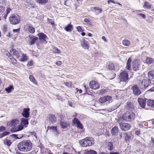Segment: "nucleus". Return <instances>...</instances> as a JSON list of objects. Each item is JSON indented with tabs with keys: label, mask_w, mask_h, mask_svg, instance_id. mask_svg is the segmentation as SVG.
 Listing matches in <instances>:
<instances>
[{
	"label": "nucleus",
	"mask_w": 154,
	"mask_h": 154,
	"mask_svg": "<svg viewBox=\"0 0 154 154\" xmlns=\"http://www.w3.org/2000/svg\"><path fill=\"white\" fill-rule=\"evenodd\" d=\"M56 64L57 65L59 66L61 64L62 62L60 61H58L56 63Z\"/></svg>",
	"instance_id": "bf43d9fd"
},
{
	"label": "nucleus",
	"mask_w": 154,
	"mask_h": 154,
	"mask_svg": "<svg viewBox=\"0 0 154 154\" xmlns=\"http://www.w3.org/2000/svg\"><path fill=\"white\" fill-rule=\"evenodd\" d=\"M98 91L99 92H98V93H99L100 94H104L106 92V91L104 89H102L100 91Z\"/></svg>",
	"instance_id": "de8ad7c7"
},
{
	"label": "nucleus",
	"mask_w": 154,
	"mask_h": 154,
	"mask_svg": "<svg viewBox=\"0 0 154 154\" xmlns=\"http://www.w3.org/2000/svg\"><path fill=\"white\" fill-rule=\"evenodd\" d=\"M94 140L91 137H87L79 141L80 144L83 147L90 146L94 144Z\"/></svg>",
	"instance_id": "f03ea898"
},
{
	"label": "nucleus",
	"mask_w": 154,
	"mask_h": 154,
	"mask_svg": "<svg viewBox=\"0 0 154 154\" xmlns=\"http://www.w3.org/2000/svg\"><path fill=\"white\" fill-rule=\"evenodd\" d=\"M72 26L70 24H69L65 28V30L67 32H70L72 30Z\"/></svg>",
	"instance_id": "2f4dec72"
},
{
	"label": "nucleus",
	"mask_w": 154,
	"mask_h": 154,
	"mask_svg": "<svg viewBox=\"0 0 154 154\" xmlns=\"http://www.w3.org/2000/svg\"><path fill=\"white\" fill-rule=\"evenodd\" d=\"M118 128L117 126H115L112 128L111 131V134L112 136H117L118 134Z\"/></svg>",
	"instance_id": "f3484780"
},
{
	"label": "nucleus",
	"mask_w": 154,
	"mask_h": 154,
	"mask_svg": "<svg viewBox=\"0 0 154 154\" xmlns=\"http://www.w3.org/2000/svg\"><path fill=\"white\" fill-rule=\"evenodd\" d=\"M140 65V64L137 61L133 62V70L135 71L138 70Z\"/></svg>",
	"instance_id": "a211bd4d"
},
{
	"label": "nucleus",
	"mask_w": 154,
	"mask_h": 154,
	"mask_svg": "<svg viewBox=\"0 0 154 154\" xmlns=\"http://www.w3.org/2000/svg\"><path fill=\"white\" fill-rule=\"evenodd\" d=\"M4 143L8 146H10L12 143L9 140H8L7 139H5L4 140Z\"/></svg>",
	"instance_id": "f704fd0d"
},
{
	"label": "nucleus",
	"mask_w": 154,
	"mask_h": 154,
	"mask_svg": "<svg viewBox=\"0 0 154 154\" xmlns=\"http://www.w3.org/2000/svg\"><path fill=\"white\" fill-rule=\"evenodd\" d=\"M148 80L149 82V85H151H151H152L154 84V81L152 79L151 80L150 79H149Z\"/></svg>",
	"instance_id": "603ef678"
},
{
	"label": "nucleus",
	"mask_w": 154,
	"mask_h": 154,
	"mask_svg": "<svg viewBox=\"0 0 154 154\" xmlns=\"http://www.w3.org/2000/svg\"><path fill=\"white\" fill-rule=\"evenodd\" d=\"M9 134V133L8 131H5L0 134V138H2L6 135H8Z\"/></svg>",
	"instance_id": "c03bdc74"
},
{
	"label": "nucleus",
	"mask_w": 154,
	"mask_h": 154,
	"mask_svg": "<svg viewBox=\"0 0 154 154\" xmlns=\"http://www.w3.org/2000/svg\"><path fill=\"white\" fill-rule=\"evenodd\" d=\"M35 1L36 2L39 4H45L48 1V0H36Z\"/></svg>",
	"instance_id": "58836bf2"
},
{
	"label": "nucleus",
	"mask_w": 154,
	"mask_h": 154,
	"mask_svg": "<svg viewBox=\"0 0 154 154\" xmlns=\"http://www.w3.org/2000/svg\"><path fill=\"white\" fill-rule=\"evenodd\" d=\"M110 2H111L114 4L116 3V2H114V0H109L108 1V4H109Z\"/></svg>",
	"instance_id": "13d9d810"
},
{
	"label": "nucleus",
	"mask_w": 154,
	"mask_h": 154,
	"mask_svg": "<svg viewBox=\"0 0 154 154\" xmlns=\"http://www.w3.org/2000/svg\"><path fill=\"white\" fill-rule=\"evenodd\" d=\"M143 79L142 81H139L138 82V85L140 88L143 89L146 88L145 84L143 83Z\"/></svg>",
	"instance_id": "a878e982"
},
{
	"label": "nucleus",
	"mask_w": 154,
	"mask_h": 154,
	"mask_svg": "<svg viewBox=\"0 0 154 154\" xmlns=\"http://www.w3.org/2000/svg\"><path fill=\"white\" fill-rule=\"evenodd\" d=\"M63 116H60L59 119H58V120L60 121V125L61 127L63 129L66 128L68 126V124L67 122L65 121L63 119H62Z\"/></svg>",
	"instance_id": "423d86ee"
},
{
	"label": "nucleus",
	"mask_w": 154,
	"mask_h": 154,
	"mask_svg": "<svg viewBox=\"0 0 154 154\" xmlns=\"http://www.w3.org/2000/svg\"><path fill=\"white\" fill-rule=\"evenodd\" d=\"M143 7L147 9H150L151 8L150 4L148 2H145L144 4Z\"/></svg>",
	"instance_id": "72a5a7b5"
},
{
	"label": "nucleus",
	"mask_w": 154,
	"mask_h": 154,
	"mask_svg": "<svg viewBox=\"0 0 154 154\" xmlns=\"http://www.w3.org/2000/svg\"><path fill=\"white\" fill-rule=\"evenodd\" d=\"M26 30L31 33H33L35 32V29L32 26L29 24H27L25 26Z\"/></svg>",
	"instance_id": "ddd939ff"
},
{
	"label": "nucleus",
	"mask_w": 154,
	"mask_h": 154,
	"mask_svg": "<svg viewBox=\"0 0 154 154\" xmlns=\"http://www.w3.org/2000/svg\"><path fill=\"white\" fill-rule=\"evenodd\" d=\"M73 122L74 123L76 124L77 127L79 129H82L83 128L82 124L80 123L79 121L76 118H74L73 120Z\"/></svg>",
	"instance_id": "aec40b11"
},
{
	"label": "nucleus",
	"mask_w": 154,
	"mask_h": 154,
	"mask_svg": "<svg viewBox=\"0 0 154 154\" xmlns=\"http://www.w3.org/2000/svg\"><path fill=\"white\" fill-rule=\"evenodd\" d=\"M108 68L110 70H113L115 69L114 65L112 63H109L108 65Z\"/></svg>",
	"instance_id": "4c0bfd02"
},
{
	"label": "nucleus",
	"mask_w": 154,
	"mask_h": 154,
	"mask_svg": "<svg viewBox=\"0 0 154 154\" xmlns=\"http://www.w3.org/2000/svg\"><path fill=\"white\" fill-rule=\"evenodd\" d=\"M146 63L148 64L152 63L154 64V60L152 58H147L146 59Z\"/></svg>",
	"instance_id": "7c9ffc66"
},
{
	"label": "nucleus",
	"mask_w": 154,
	"mask_h": 154,
	"mask_svg": "<svg viewBox=\"0 0 154 154\" xmlns=\"http://www.w3.org/2000/svg\"><path fill=\"white\" fill-rule=\"evenodd\" d=\"M39 39L41 41H46L47 38V36L44 33H41L38 34Z\"/></svg>",
	"instance_id": "6ab92c4d"
},
{
	"label": "nucleus",
	"mask_w": 154,
	"mask_h": 154,
	"mask_svg": "<svg viewBox=\"0 0 154 154\" xmlns=\"http://www.w3.org/2000/svg\"><path fill=\"white\" fill-rule=\"evenodd\" d=\"M53 52L55 53L60 54V50L56 48H53Z\"/></svg>",
	"instance_id": "79ce46f5"
},
{
	"label": "nucleus",
	"mask_w": 154,
	"mask_h": 154,
	"mask_svg": "<svg viewBox=\"0 0 154 154\" xmlns=\"http://www.w3.org/2000/svg\"><path fill=\"white\" fill-rule=\"evenodd\" d=\"M23 128V125L21 124L18 125L17 127H16L14 128V131H17L22 130Z\"/></svg>",
	"instance_id": "bb28decb"
},
{
	"label": "nucleus",
	"mask_w": 154,
	"mask_h": 154,
	"mask_svg": "<svg viewBox=\"0 0 154 154\" xmlns=\"http://www.w3.org/2000/svg\"><path fill=\"white\" fill-rule=\"evenodd\" d=\"M19 123V121L17 119H14L12 120L11 122H8V126H10L11 127H14L13 129H14L15 128V126L17 125Z\"/></svg>",
	"instance_id": "f8f14e48"
},
{
	"label": "nucleus",
	"mask_w": 154,
	"mask_h": 154,
	"mask_svg": "<svg viewBox=\"0 0 154 154\" xmlns=\"http://www.w3.org/2000/svg\"><path fill=\"white\" fill-rule=\"evenodd\" d=\"M122 42L123 45L126 46H129L130 44V42L127 39L123 40Z\"/></svg>",
	"instance_id": "c9c22d12"
},
{
	"label": "nucleus",
	"mask_w": 154,
	"mask_h": 154,
	"mask_svg": "<svg viewBox=\"0 0 154 154\" xmlns=\"http://www.w3.org/2000/svg\"><path fill=\"white\" fill-rule=\"evenodd\" d=\"M77 29L78 31L79 32H82L83 31V29H82V28L80 26L77 27Z\"/></svg>",
	"instance_id": "3c124183"
},
{
	"label": "nucleus",
	"mask_w": 154,
	"mask_h": 154,
	"mask_svg": "<svg viewBox=\"0 0 154 154\" xmlns=\"http://www.w3.org/2000/svg\"><path fill=\"white\" fill-rule=\"evenodd\" d=\"M48 118L49 123L50 124H54L57 122V118L53 114L50 115Z\"/></svg>",
	"instance_id": "9d476101"
},
{
	"label": "nucleus",
	"mask_w": 154,
	"mask_h": 154,
	"mask_svg": "<svg viewBox=\"0 0 154 154\" xmlns=\"http://www.w3.org/2000/svg\"><path fill=\"white\" fill-rule=\"evenodd\" d=\"M147 106L149 107L154 108V100H148L146 102Z\"/></svg>",
	"instance_id": "4be33fe9"
},
{
	"label": "nucleus",
	"mask_w": 154,
	"mask_h": 154,
	"mask_svg": "<svg viewBox=\"0 0 154 154\" xmlns=\"http://www.w3.org/2000/svg\"><path fill=\"white\" fill-rule=\"evenodd\" d=\"M138 15H140V17H142L144 19L146 17V15L145 14H138Z\"/></svg>",
	"instance_id": "5fc2aeb1"
},
{
	"label": "nucleus",
	"mask_w": 154,
	"mask_h": 154,
	"mask_svg": "<svg viewBox=\"0 0 154 154\" xmlns=\"http://www.w3.org/2000/svg\"><path fill=\"white\" fill-rule=\"evenodd\" d=\"M29 110L30 109L29 108L24 109L22 112L23 116L26 118L29 117Z\"/></svg>",
	"instance_id": "4468645a"
},
{
	"label": "nucleus",
	"mask_w": 154,
	"mask_h": 154,
	"mask_svg": "<svg viewBox=\"0 0 154 154\" xmlns=\"http://www.w3.org/2000/svg\"><path fill=\"white\" fill-rule=\"evenodd\" d=\"M92 10L94 11V12L97 15H98L101 13L102 11L101 8H100L98 7H92Z\"/></svg>",
	"instance_id": "412c9836"
},
{
	"label": "nucleus",
	"mask_w": 154,
	"mask_h": 154,
	"mask_svg": "<svg viewBox=\"0 0 154 154\" xmlns=\"http://www.w3.org/2000/svg\"><path fill=\"white\" fill-rule=\"evenodd\" d=\"M126 68L127 69L129 70H130L131 69V64L127 63V66Z\"/></svg>",
	"instance_id": "8fccbe9b"
},
{
	"label": "nucleus",
	"mask_w": 154,
	"mask_h": 154,
	"mask_svg": "<svg viewBox=\"0 0 154 154\" xmlns=\"http://www.w3.org/2000/svg\"><path fill=\"white\" fill-rule=\"evenodd\" d=\"M135 134L137 135H139L140 134V130L136 131L135 132Z\"/></svg>",
	"instance_id": "864d4df0"
},
{
	"label": "nucleus",
	"mask_w": 154,
	"mask_h": 154,
	"mask_svg": "<svg viewBox=\"0 0 154 154\" xmlns=\"http://www.w3.org/2000/svg\"><path fill=\"white\" fill-rule=\"evenodd\" d=\"M33 65V62L32 61L28 62L27 63V65L30 66H32Z\"/></svg>",
	"instance_id": "4d7b16f0"
},
{
	"label": "nucleus",
	"mask_w": 154,
	"mask_h": 154,
	"mask_svg": "<svg viewBox=\"0 0 154 154\" xmlns=\"http://www.w3.org/2000/svg\"><path fill=\"white\" fill-rule=\"evenodd\" d=\"M27 59V57L26 54H23L21 57L19 59V60L21 61H26Z\"/></svg>",
	"instance_id": "c756f323"
},
{
	"label": "nucleus",
	"mask_w": 154,
	"mask_h": 154,
	"mask_svg": "<svg viewBox=\"0 0 154 154\" xmlns=\"http://www.w3.org/2000/svg\"><path fill=\"white\" fill-rule=\"evenodd\" d=\"M84 21L86 23H88L89 22V20L87 19H85L84 20Z\"/></svg>",
	"instance_id": "0e129e2a"
},
{
	"label": "nucleus",
	"mask_w": 154,
	"mask_h": 154,
	"mask_svg": "<svg viewBox=\"0 0 154 154\" xmlns=\"http://www.w3.org/2000/svg\"><path fill=\"white\" fill-rule=\"evenodd\" d=\"M20 31V29H14L13 30V32H19Z\"/></svg>",
	"instance_id": "6e6d98bb"
},
{
	"label": "nucleus",
	"mask_w": 154,
	"mask_h": 154,
	"mask_svg": "<svg viewBox=\"0 0 154 154\" xmlns=\"http://www.w3.org/2000/svg\"><path fill=\"white\" fill-rule=\"evenodd\" d=\"M143 83L145 84L146 88L149 86V82L148 80L145 79H143Z\"/></svg>",
	"instance_id": "ea45409f"
},
{
	"label": "nucleus",
	"mask_w": 154,
	"mask_h": 154,
	"mask_svg": "<svg viewBox=\"0 0 154 154\" xmlns=\"http://www.w3.org/2000/svg\"><path fill=\"white\" fill-rule=\"evenodd\" d=\"M131 58H129L128 59L127 63L131 64Z\"/></svg>",
	"instance_id": "680f3d73"
},
{
	"label": "nucleus",
	"mask_w": 154,
	"mask_h": 154,
	"mask_svg": "<svg viewBox=\"0 0 154 154\" xmlns=\"http://www.w3.org/2000/svg\"><path fill=\"white\" fill-rule=\"evenodd\" d=\"M18 149L20 151L27 152L32 148V144L29 140H26L20 142L17 145Z\"/></svg>",
	"instance_id": "f257e3e1"
},
{
	"label": "nucleus",
	"mask_w": 154,
	"mask_h": 154,
	"mask_svg": "<svg viewBox=\"0 0 154 154\" xmlns=\"http://www.w3.org/2000/svg\"><path fill=\"white\" fill-rule=\"evenodd\" d=\"M14 89L12 85H10L9 87L6 88L5 89V91L8 93H9Z\"/></svg>",
	"instance_id": "e433bc0d"
},
{
	"label": "nucleus",
	"mask_w": 154,
	"mask_h": 154,
	"mask_svg": "<svg viewBox=\"0 0 154 154\" xmlns=\"http://www.w3.org/2000/svg\"><path fill=\"white\" fill-rule=\"evenodd\" d=\"M48 128L50 129H51L54 131H55L57 130V126H48Z\"/></svg>",
	"instance_id": "a18cd8bd"
},
{
	"label": "nucleus",
	"mask_w": 154,
	"mask_h": 154,
	"mask_svg": "<svg viewBox=\"0 0 154 154\" xmlns=\"http://www.w3.org/2000/svg\"><path fill=\"white\" fill-rule=\"evenodd\" d=\"M99 102L101 103H103L106 102V99L105 97L100 98L99 100Z\"/></svg>",
	"instance_id": "37998d69"
},
{
	"label": "nucleus",
	"mask_w": 154,
	"mask_h": 154,
	"mask_svg": "<svg viewBox=\"0 0 154 154\" xmlns=\"http://www.w3.org/2000/svg\"><path fill=\"white\" fill-rule=\"evenodd\" d=\"M82 46L85 49H88V45L87 44V42L85 39H83L81 43Z\"/></svg>",
	"instance_id": "5701e85b"
},
{
	"label": "nucleus",
	"mask_w": 154,
	"mask_h": 154,
	"mask_svg": "<svg viewBox=\"0 0 154 154\" xmlns=\"http://www.w3.org/2000/svg\"><path fill=\"white\" fill-rule=\"evenodd\" d=\"M105 97L106 99V102H108L109 103H111L112 101V98L111 96L107 95L105 96Z\"/></svg>",
	"instance_id": "473e14b6"
},
{
	"label": "nucleus",
	"mask_w": 154,
	"mask_h": 154,
	"mask_svg": "<svg viewBox=\"0 0 154 154\" xmlns=\"http://www.w3.org/2000/svg\"><path fill=\"white\" fill-rule=\"evenodd\" d=\"M64 84L65 85H66V86H69L70 85V84L69 83L67 82H65Z\"/></svg>",
	"instance_id": "e2e57ef3"
},
{
	"label": "nucleus",
	"mask_w": 154,
	"mask_h": 154,
	"mask_svg": "<svg viewBox=\"0 0 154 154\" xmlns=\"http://www.w3.org/2000/svg\"><path fill=\"white\" fill-rule=\"evenodd\" d=\"M119 125L121 129L124 131L129 130L131 126L130 124L127 123H120Z\"/></svg>",
	"instance_id": "0eeeda50"
},
{
	"label": "nucleus",
	"mask_w": 154,
	"mask_h": 154,
	"mask_svg": "<svg viewBox=\"0 0 154 154\" xmlns=\"http://www.w3.org/2000/svg\"><path fill=\"white\" fill-rule=\"evenodd\" d=\"M28 120L27 119H22L21 122V124L24 125L25 127H26L28 124Z\"/></svg>",
	"instance_id": "393cba45"
},
{
	"label": "nucleus",
	"mask_w": 154,
	"mask_h": 154,
	"mask_svg": "<svg viewBox=\"0 0 154 154\" xmlns=\"http://www.w3.org/2000/svg\"><path fill=\"white\" fill-rule=\"evenodd\" d=\"M151 139H152V145L153 146H154V139L151 137Z\"/></svg>",
	"instance_id": "774afa93"
},
{
	"label": "nucleus",
	"mask_w": 154,
	"mask_h": 154,
	"mask_svg": "<svg viewBox=\"0 0 154 154\" xmlns=\"http://www.w3.org/2000/svg\"><path fill=\"white\" fill-rule=\"evenodd\" d=\"M11 10V9H10L9 8H8L7 10V11H6V14H8L10 11Z\"/></svg>",
	"instance_id": "052dcab7"
},
{
	"label": "nucleus",
	"mask_w": 154,
	"mask_h": 154,
	"mask_svg": "<svg viewBox=\"0 0 154 154\" xmlns=\"http://www.w3.org/2000/svg\"><path fill=\"white\" fill-rule=\"evenodd\" d=\"M120 82H128L129 80L128 74L125 71L122 72L120 75Z\"/></svg>",
	"instance_id": "39448f33"
},
{
	"label": "nucleus",
	"mask_w": 154,
	"mask_h": 154,
	"mask_svg": "<svg viewBox=\"0 0 154 154\" xmlns=\"http://www.w3.org/2000/svg\"><path fill=\"white\" fill-rule=\"evenodd\" d=\"M89 86L91 88L93 89H96L100 88L99 83L95 81H91L89 84Z\"/></svg>",
	"instance_id": "6e6552de"
},
{
	"label": "nucleus",
	"mask_w": 154,
	"mask_h": 154,
	"mask_svg": "<svg viewBox=\"0 0 154 154\" xmlns=\"http://www.w3.org/2000/svg\"><path fill=\"white\" fill-rule=\"evenodd\" d=\"M110 154H119V152H111L110 153Z\"/></svg>",
	"instance_id": "69168bd1"
},
{
	"label": "nucleus",
	"mask_w": 154,
	"mask_h": 154,
	"mask_svg": "<svg viewBox=\"0 0 154 154\" xmlns=\"http://www.w3.org/2000/svg\"><path fill=\"white\" fill-rule=\"evenodd\" d=\"M29 78L30 80L33 83L35 84H36V81L33 76H32V75H30L29 77Z\"/></svg>",
	"instance_id": "a19ab883"
},
{
	"label": "nucleus",
	"mask_w": 154,
	"mask_h": 154,
	"mask_svg": "<svg viewBox=\"0 0 154 154\" xmlns=\"http://www.w3.org/2000/svg\"><path fill=\"white\" fill-rule=\"evenodd\" d=\"M10 52L13 54L17 58H19L21 55L20 52L17 51L15 49H12L11 50H10Z\"/></svg>",
	"instance_id": "2eb2a0df"
},
{
	"label": "nucleus",
	"mask_w": 154,
	"mask_h": 154,
	"mask_svg": "<svg viewBox=\"0 0 154 154\" xmlns=\"http://www.w3.org/2000/svg\"><path fill=\"white\" fill-rule=\"evenodd\" d=\"M148 76L150 79H154V72L153 71H149L148 73Z\"/></svg>",
	"instance_id": "c85d7f7f"
},
{
	"label": "nucleus",
	"mask_w": 154,
	"mask_h": 154,
	"mask_svg": "<svg viewBox=\"0 0 154 154\" xmlns=\"http://www.w3.org/2000/svg\"><path fill=\"white\" fill-rule=\"evenodd\" d=\"M84 154H97V152L96 151L93 150L91 149L89 150H85Z\"/></svg>",
	"instance_id": "b1692460"
},
{
	"label": "nucleus",
	"mask_w": 154,
	"mask_h": 154,
	"mask_svg": "<svg viewBox=\"0 0 154 154\" xmlns=\"http://www.w3.org/2000/svg\"><path fill=\"white\" fill-rule=\"evenodd\" d=\"M138 102L140 107L143 108H144L145 107L146 103V100L142 98H138Z\"/></svg>",
	"instance_id": "9b49d317"
},
{
	"label": "nucleus",
	"mask_w": 154,
	"mask_h": 154,
	"mask_svg": "<svg viewBox=\"0 0 154 154\" xmlns=\"http://www.w3.org/2000/svg\"><path fill=\"white\" fill-rule=\"evenodd\" d=\"M20 20V17L17 14H12L9 18L10 23L13 25H16L19 23Z\"/></svg>",
	"instance_id": "7ed1b4c3"
},
{
	"label": "nucleus",
	"mask_w": 154,
	"mask_h": 154,
	"mask_svg": "<svg viewBox=\"0 0 154 154\" xmlns=\"http://www.w3.org/2000/svg\"><path fill=\"white\" fill-rule=\"evenodd\" d=\"M131 89L133 90V94L135 95H139L141 93L140 91L137 87V85L133 86L131 88Z\"/></svg>",
	"instance_id": "1a4fd4ad"
},
{
	"label": "nucleus",
	"mask_w": 154,
	"mask_h": 154,
	"mask_svg": "<svg viewBox=\"0 0 154 154\" xmlns=\"http://www.w3.org/2000/svg\"><path fill=\"white\" fill-rule=\"evenodd\" d=\"M29 42L31 45L34 44L35 42L38 39L37 37L34 36H31L30 35H29Z\"/></svg>",
	"instance_id": "dca6fc26"
},
{
	"label": "nucleus",
	"mask_w": 154,
	"mask_h": 154,
	"mask_svg": "<svg viewBox=\"0 0 154 154\" xmlns=\"http://www.w3.org/2000/svg\"><path fill=\"white\" fill-rule=\"evenodd\" d=\"M114 148L113 144L112 142H109L107 145V149L111 151Z\"/></svg>",
	"instance_id": "cd10ccee"
},
{
	"label": "nucleus",
	"mask_w": 154,
	"mask_h": 154,
	"mask_svg": "<svg viewBox=\"0 0 154 154\" xmlns=\"http://www.w3.org/2000/svg\"><path fill=\"white\" fill-rule=\"evenodd\" d=\"M7 27L6 25H4L3 26L2 30L4 32H6L7 31Z\"/></svg>",
	"instance_id": "49530a36"
},
{
	"label": "nucleus",
	"mask_w": 154,
	"mask_h": 154,
	"mask_svg": "<svg viewBox=\"0 0 154 154\" xmlns=\"http://www.w3.org/2000/svg\"><path fill=\"white\" fill-rule=\"evenodd\" d=\"M135 116L134 113L126 112L123 115V119L127 121H131L134 119Z\"/></svg>",
	"instance_id": "20e7f679"
},
{
	"label": "nucleus",
	"mask_w": 154,
	"mask_h": 154,
	"mask_svg": "<svg viewBox=\"0 0 154 154\" xmlns=\"http://www.w3.org/2000/svg\"><path fill=\"white\" fill-rule=\"evenodd\" d=\"M48 21L50 23L51 25H53L54 23V20L51 19H48Z\"/></svg>",
	"instance_id": "09e8293b"
},
{
	"label": "nucleus",
	"mask_w": 154,
	"mask_h": 154,
	"mask_svg": "<svg viewBox=\"0 0 154 154\" xmlns=\"http://www.w3.org/2000/svg\"><path fill=\"white\" fill-rule=\"evenodd\" d=\"M151 91H154V86L152 88H151L149 90Z\"/></svg>",
	"instance_id": "338daca9"
}]
</instances>
